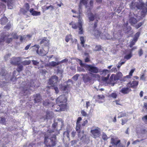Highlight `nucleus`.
<instances>
[{"mask_svg":"<svg viewBox=\"0 0 147 147\" xmlns=\"http://www.w3.org/2000/svg\"><path fill=\"white\" fill-rule=\"evenodd\" d=\"M131 9H134L136 7L138 9H142V11L141 14L142 16L144 17L147 13V2L145 4H144L141 1H139L138 2H132L130 5Z\"/></svg>","mask_w":147,"mask_h":147,"instance_id":"f257e3e1","label":"nucleus"},{"mask_svg":"<svg viewBox=\"0 0 147 147\" xmlns=\"http://www.w3.org/2000/svg\"><path fill=\"white\" fill-rule=\"evenodd\" d=\"M77 15H73V16L74 17H77L78 19V22L75 23L73 22H72L69 23V25L72 26V28L74 29H76L78 28H79L80 30L79 33L80 34H83V31L82 28V20L81 17V13L80 11L79 13H77Z\"/></svg>","mask_w":147,"mask_h":147,"instance_id":"f03ea898","label":"nucleus"},{"mask_svg":"<svg viewBox=\"0 0 147 147\" xmlns=\"http://www.w3.org/2000/svg\"><path fill=\"white\" fill-rule=\"evenodd\" d=\"M57 103L58 105H55L54 107H57L58 108L57 110H55L56 111H62L63 109L66 108V105L65 103L66 102V99L64 95H61L59 96L56 100Z\"/></svg>","mask_w":147,"mask_h":147,"instance_id":"7ed1b4c3","label":"nucleus"},{"mask_svg":"<svg viewBox=\"0 0 147 147\" xmlns=\"http://www.w3.org/2000/svg\"><path fill=\"white\" fill-rule=\"evenodd\" d=\"M56 136L53 134L52 136L50 135L48 137L45 136V143L47 147L55 146L56 144Z\"/></svg>","mask_w":147,"mask_h":147,"instance_id":"20e7f679","label":"nucleus"},{"mask_svg":"<svg viewBox=\"0 0 147 147\" xmlns=\"http://www.w3.org/2000/svg\"><path fill=\"white\" fill-rule=\"evenodd\" d=\"M113 37L112 36H109L107 37V36H109V34L106 32H104L102 33L101 34L100 38L103 39L107 40H115L117 39H119V38L120 37V35L119 34H117V32L116 31L113 32Z\"/></svg>","mask_w":147,"mask_h":147,"instance_id":"39448f33","label":"nucleus"},{"mask_svg":"<svg viewBox=\"0 0 147 147\" xmlns=\"http://www.w3.org/2000/svg\"><path fill=\"white\" fill-rule=\"evenodd\" d=\"M93 138H96L98 137L100 134V129L98 127H93L90 131Z\"/></svg>","mask_w":147,"mask_h":147,"instance_id":"423d86ee","label":"nucleus"},{"mask_svg":"<svg viewBox=\"0 0 147 147\" xmlns=\"http://www.w3.org/2000/svg\"><path fill=\"white\" fill-rule=\"evenodd\" d=\"M82 65L86 70L89 71L90 72L94 73H96L98 72V68L93 65H88L86 64Z\"/></svg>","mask_w":147,"mask_h":147,"instance_id":"0eeeda50","label":"nucleus"},{"mask_svg":"<svg viewBox=\"0 0 147 147\" xmlns=\"http://www.w3.org/2000/svg\"><path fill=\"white\" fill-rule=\"evenodd\" d=\"M110 74H109L107 75V77H103L102 78V80L104 82L108 84L111 83L112 82H113L114 80H115V75L114 74H112L111 76L109 79V81L108 80L110 76Z\"/></svg>","mask_w":147,"mask_h":147,"instance_id":"6e6552de","label":"nucleus"},{"mask_svg":"<svg viewBox=\"0 0 147 147\" xmlns=\"http://www.w3.org/2000/svg\"><path fill=\"white\" fill-rule=\"evenodd\" d=\"M81 126H77L76 125V130L78 133V137L81 140H84L86 136L85 135H84V132L80 131V127Z\"/></svg>","mask_w":147,"mask_h":147,"instance_id":"1a4fd4ad","label":"nucleus"},{"mask_svg":"<svg viewBox=\"0 0 147 147\" xmlns=\"http://www.w3.org/2000/svg\"><path fill=\"white\" fill-rule=\"evenodd\" d=\"M57 76H53L49 79L48 83L52 86H54L55 84L57 81Z\"/></svg>","mask_w":147,"mask_h":147,"instance_id":"9d476101","label":"nucleus"},{"mask_svg":"<svg viewBox=\"0 0 147 147\" xmlns=\"http://www.w3.org/2000/svg\"><path fill=\"white\" fill-rule=\"evenodd\" d=\"M26 86L25 85V82H23L20 87V89L22 90V93H24V95L28 94V89L26 88Z\"/></svg>","mask_w":147,"mask_h":147,"instance_id":"9b49d317","label":"nucleus"},{"mask_svg":"<svg viewBox=\"0 0 147 147\" xmlns=\"http://www.w3.org/2000/svg\"><path fill=\"white\" fill-rule=\"evenodd\" d=\"M138 84V82L136 81H133L130 82L127 84V87L133 88H136Z\"/></svg>","mask_w":147,"mask_h":147,"instance_id":"f8f14e48","label":"nucleus"},{"mask_svg":"<svg viewBox=\"0 0 147 147\" xmlns=\"http://www.w3.org/2000/svg\"><path fill=\"white\" fill-rule=\"evenodd\" d=\"M95 99L96 101L98 102L99 103L103 102L104 101L105 97L103 95H98L93 97Z\"/></svg>","mask_w":147,"mask_h":147,"instance_id":"ddd939ff","label":"nucleus"},{"mask_svg":"<svg viewBox=\"0 0 147 147\" xmlns=\"http://www.w3.org/2000/svg\"><path fill=\"white\" fill-rule=\"evenodd\" d=\"M82 76L83 80L85 83L89 82L92 79L91 76L88 74H82Z\"/></svg>","mask_w":147,"mask_h":147,"instance_id":"4468645a","label":"nucleus"},{"mask_svg":"<svg viewBox=\"0 0 147 147\" xmlns=\"http://www.w3.org/2000/svg\"><path fill=\"white\" fill-rule=\"evenodd\" d=\"M139 35V33L138 32H137L136 34L135 38L130 43L129 45L130 47H132V46L135 44L136 42L138 40Z\"/></svg>","mask_w":147,"mask_h":147,"instance_id":"2eb2a0df","label":"nucleus"},{"mask_svg":"<svg viewBox=\"0 0 147 147\" xmlns=\"http://www.w3.org/2000/svg\"><path fill=\"white\" fill-rule=\"evenodd\" d=\"M131 90V89L128 88H123L120 91V92L124 94H125L128 93Z\"/></svg>","mask_w":147,"mask_h":147,"instance_id":"dca6fc26","label":"nucleus"},{"mask_svg":"<svg viewBox=\"0 0 147 147\" xmlns=\"http://www.w3.org/2000/svg\"><path fill=\"white\" fill-rule=\"evenodd\" d=\"M30 12L32 15L34 16H39L40 14V12H38L34 10L33 8L30 9Z\"/></svg>","mask_w":147,"mask_h":147,"instance_id":"f3484780","label":"nucleus"},{"mask_svg":"<svg viewBox=\"0 0 147 147\" xmlns=\"http://www.w3.org/2000/svg\"><path fill=\"white\" fill-rule=\"evenodd\" d=\"M92 34L96 38H98L100 36L101 32L98 30H95L93 31Z\"/></svg>","mask_w":147,"mask_h":147,"instance_id":"a211bd4d","label":"nucleus"},{"mask_svg":"<svg viewBox=\"0 0 147 147\" xmlns=\"http://www.w3.org/2000/svg\"><path fill=\"white\" fill-rule=\"evenodd\" d=\"M110 72V71L106 69H104L102 71L100 72V74L102 76H105L107 75H108Z\"/></svg>","mask_w":147,"mask_h":147,"instance_id":"6ab92c4d","label":"nucleus"},{"mask_svg":"<svg viewBox=\"0 0 147 147\" xmlns=\"http://www.w3.org/2000/svg\"><path fill=\"white\" fill-rule=\"evenodd\" d=\"M39 48L40 46L37 45H35L31 47V48L32 49V50L34 51H36L37 54L38 53V49Z\"/></svg>","mask_w":147,"mask_h":147,"instance_id":"aec40b11","label":"nucleus"},{"mask_svg":"<svg viewBox=\"0 0 147 147\" xmlns=\"http://www.w3.org/2000/svg\"><path fill=\"white\" fill-rule=\"evenodd\" d=\"M129 22L132 25H134L137 22L136 19L134 18H131L129 20Z\"/></svg>","mask_w":147,"mask_h":147,"instance_id":"412c9836","label":"nucleus"},{"mask_svg":"<svg viewBox=\"0 0 147 147\" xmlns=\"http://www.w3.org/2000/svg\"><path fill=\"white\" fill-rule=\"evenodd\" d=\"M41 100V98L39 94H36V97L34 99L35 103H38L40 102Z\"/></svg>","mask_w":147,"mask_h":147,"instance_id":"4be33fe9","label":"nucleus"},{"mask_svg":"<svg viewBox=\"0 0 147 147\" xmlns=\"http://www.w3.org/2000/svg\"><path fill=\"white\" fill-rule=\"evenodd\" d=\"M47 53V52L45 51L43 49H40V50L39 52H38V54L42 56H45Z\"/></svg>","mask_w":147,"mask_h":147,"instance_id":"5701e85b","label":"nucleus"},{"mask_svg":"<svg viewBox=\"0 0 147 147\" xmlns=\"http://www.w3.org/2000/svg\"><path fill=\"white\" fill-rule=\"evenodd\" d=\"M123 75L122 73L120 72H118L115 75V80H120L122 78Z\"/></svg>","mask_w":147,"mask_h":147,"instance_id":"b1692460","label":"nucleus"},{"mask_svg":"<svg viewBox=\"0 0 147 147\" xmlns=\"http://www.w3.org/2000/svg\"><path fill=\"white\" fill-rule=\"evenodd\" d=\"M49 40L45 38L43 39L40 42V44H44L45 45L48 46L49 45Z\"/></svg>","mask_w":147,"mask_h":147,"instance_id":"393cba45","label":"nucleus"},{"mask_svg":"<svg viewBox=\"0 0 147 147\" xmlns=\"http://www.w3.org/2000/svg\"><path fill=\"white\" fill-rule=\"evenodd\" d=\"M18 57H13L12 58L11 63L15 65L18 62Z\"/></svg>","mask_w":147,"mask_h":147,"instance_id":"a878e982","label":"nucleus"},{"mask_svg":"<svg viewBox=\"0 0 147 147\" xmlns=\"http://www.w3.org/2000/svg\"><path fill=\"white\" fill-rule=\"evenodd\" d=\"M128 24L127 23H126L124 25V29H125L126 32L128 33L129 31L131 30V28L129 26H128Z\"/></svg>","mask_w":147,"mask_h":147,"instance_id":"bb28decb","label":"nucleus"},{"mask_svg":"<svg viewBox=\"0 0 147 147\" xmlns=\"http://www.w3.org/2000/svg\"><path fill=\"white\" fill-rule=\"evenodd\" d=\"M88 16L89 19L90 21H92L94 20V16L93 14L91 13H90V11H88Z\"/></svg>","mask_w":147,"mask_h":147,"instance_id":"cd10ccee","label":"nucleus"},{"mask_svg":"<svg viewBox=\"0 0 147 147\" xmlns=\"http://www.w3.org/2000/svg\"><path fill=\"white\" fill-rule=\"evenodd\" d=\"M53 115V113L52 112L47 111V118H52Z\"/></svg>","mask_w":147,"mask_h":147,"instance_id":"c85d7f7f","label":"nucleus"},{"mask_svg":"<svg viewBox=\"0 0 147 147\" xmlns=\"http://www.w3.org/2000/svg\"><path fill=\"white\" fill-rule=\"evenodd\" d=\"M59 65L58 62H56L55 61H52L49 63V66L55 67Z\"/></svg>","mask_w":147,"mask_h":147,"instance_id":"c756f323","label":"nucleus"},{"mask_svg":"<svg viewBox=\"0 0 147 147\" xmlns=\"http://www.w3.org/2000/svg\"><path fill=\"white\" fill-rule=\"evenodd\" d=\"M8 22V19L6 17H3L1 19V23L2 24H4Z\"/></svg>","mask_w":147,"mask_h":147,"instance_id":"7c9ffc66","label":"nucleus"},{"mask_svg":"<svg viewBox=\"0 0 147 147\" xmlns=\"http://www.w3.org/2000/svg\"><path fill=\"white\" fill-rule=\"evenodd\" d=\"M127 114L125 112H121L119 113L118 114V118H121L122 117H125L126 116Z\"/></svg>","mask_w":147,"mask_h":147,"instance_id":"2f4dec72","label":"nucleus"},{"mask_svg":"<svg viewBox=\"0 0 147 147\" xmlns=\"http://www.w3.org/2000/svg\"><path fill=\"white\" fill-rule=\"evenodd\" d=\"M88 0H81L80 1V4L79 5V7L80 8H81V5L83 4L85 5L87 3Z\"/></svg>","mask_w":147,"mask_h":147,"instance_id":"473e14b6","label":"nucleus"},{"mask_svg":"<svg viewBox=\"0 0 147 147\" xmlns=\"http://www.w3.org/2000/svg\"><path fill=\"white\" fill-rule=\"evenodd\" d=\"M117 96V94L115 92H113L109 95L110 98H112L114 99L116 98Z\"/></svg>","mask_w":147,"mask_h":147,"instance_id":"72a5a7b5","label":"nucleus"},{"mask_svg":"<svg viewBox=\"0 0 147 147\" xmlns=\"http://www.w3.org/2000/svg\"><path fill=\"white\" fill-rule=\"evenodd\" d=\"M80 40L81 41V43L82 46L84 47V44L85 42V40L83 37L81 36L80 38Z\"/></svg>","mask_w":147,"mask_h":147,"instance_id":"f704fd0d","label":"nucleus"},{"mask_svg":"<svg viewBox=\"0 0 147 147\" xmlns=\"http://www.w3.org/2000/svg\"><path fill=\"white\" fill-rule=\"evenodd\" d=\"M0 123L2 124L5 125L6 124V121L5 118L1 117Z\"/></svg>","mask_w":147,"mask_h":147,"instance_id":"c9c22d12","label":"nucleus"},{"mask_svg":"<svg viewBox=\"0 0 147 147\" xmlns=\"http://www.w3.org/2000/svg\"><path fill=\"white\" fill-rule=\"evenodd\" d=\"M102 138L104 140L106 141L108 139V137L105 133H103L102 135Z\"/></svg>","mask_w":147,"mask_h":147,"instance_id":"e433bc0d","label":"nucleus"},{"mask_svg":"<svg viewBox=\"0 0 147 147\" xmlns=\"http://www.w3.org/2000/svg\"><path fill=\"white\" fill-rule=\"evenodd\" d=\"M132 56L131 52L129 54L126 55L124 57V58L127 60L129 59Z\"/></svg>","mask_w":147,"mask_h":147,"instance_id":"4c0bfd02","label":"nucleus"},{"mask_svg":"<svg viewBox=\"0 0 147 147\" xmlns=\"http://www.w3.org/2000/svg\"><path fill=\"white\" fill-rule=\"evenodd\" d=\"M81 67H77V71L79 72H85V69L83 68V67L81 66Z\"/></svg>","mask_w":147,"mask_h":147,"instance_id":"58836bf2","label":"nucleus"},{"mask_svg":"<svg viewBox=\"0 0 147 147\" xmlns=\"http://www.w3.org/2000/svg\"><path fill=\"white\" fill-rule=\"evenodd\" d=\"M31 61L30 60L25 61L22 62V63L24 65H29Z\"/></svg>","mask_w":147,"mask_h":147,"instance_id":"ea45409f","label":"nucleus"},{"mask_svg":"<svg viewBox=\"0 0 147 147\" xmlns=\"http://www.w3.org/2000/svg\"><path fill=\"white\" fill-rule=\"evenodd\" d=\"M117 140V138H112L111 140V143L113 145H114Z\"/></svg>","mask_w":147,"mask_h":147,"instance_id":"a19ab883","label":"nucleus"},{"mask_svg":"<svg viewBox=\"0 0 147 147\" xmlns=\"http://www.w3.org/2000/svg\"><path fill=\"white\" fill-rule=\"evenodd\" d=\"M82 119L81 117H78L76 122V125H77V126H81L80 123V121L82 120Z\"/></svg>","mask_w":147,"mask_h":147,"instance_id":"79ce46f5","label":"nucleus"},{"mask_svg":"<svg viewBox=\"0 0 147 147\" xmlns=\"http://www.w3.org/2000/svg\"><path fill=\"white\" fill-rule=\"evenodd\" d=\"M59 86L61 90H66L67 88V86L65 85L63 86L61 84Z\"/></svg>","mask_w":147,"mask_h":147,"instance_id":"37998d69","label":"nucleus"},{"mask_svg":"<svg viewBox=\"0 0 147 147\" xmlns=\"http://www.w3.org/2000/svg\"><path fill=\"white\" fill-rule=\"evenodd\" d=\"M81 113L82 115L84 117H87L88 116L87 113L85 112L84 110H82L81 111Z\"/></svg>","mask_w":147,"mask_h":147,"instance_id":"c03bdc74","label":"nucleus"},{"mask_svg":"<svg viewBox=\"0 0 147 147\" xmlns=\"http://www.w3.org/2000/svg\"><path fill=\"white\" fill-rule=\"evenodd\" d=\"M71 35H67L65 38V40L67 42H68L69 40L71 38Z\"/></svg>","mask_w":147,"mask_h":147,"instance_id":"a18cd8bd","label":"nucleus"},{"mask_svg":"<svg viewBox=\"0 0 147 147\" xmlns=\"http://www.w3.org/2000/svg\"><path fill=\"white\" fill-rule=\"evenodd\" d=\"M30 83V86H29V85H28L26 84V83H25V84H26V85L25 84V85H26V88H27L28 89L29 88H30V86L32 87L33 86H34V85H33L34 82H33V81H32Z\"/></svg>","mask_w":147,"mask_h":147,"instance_id":"49530a36","label":"nucleus"},{"mask_svg":"<svg viewBox=\"0 0 147 147\" xmlns=\"http://www.w3.org/2000/svg\"><path fill=\"white\" fill-rule=\"evenodd\" d=\"M101 49V46L100 45L96 46L94 50L95 51H99Z\"/></svg>","mask_w":147,"mask_h":147,"instance_id":"de8ad7c7","label":"nucleus"},{"mask_svg":"<svg viewBox=\"0 0 147 147\" xmlns=\"http://www.w3.org/2000/svg\"><path fill=\"white\" fill-rule=\"evenodd\" d=\"M68 61V60L67 59H65L59 62V64L63 63H66Z\"/></svg>","mask_w":147,"mask_h":147,"instance_id":"09e8293b","label":"nucleus"},{"mask_svg":"<svg viewBox=\"0 0 147 147\" xmlns=\"http://www.w3.org/2000/svg\"><path fill=\"white\" fill-rule=\"evenodd\" d=\"M79 76V75L78 74H76L74 75L72 78L75 81H76L78 78V77Z\"/></svg>","mask_w":147,"mask_h":147,"instance_id":"8fccbe9b","label":"nucleus"},{"mask_svg":"<svg viewBox=\"0 0 147 147\" xmlns=\"http://www.w3.org/2000/svg\"><path fill=\"white\" fill-rule=\"evenodd\" d=\"M76 60L77 62H79L80 64V65L82 67H84V66L82 64H83H83H86V63H82V61L81 60H80V59H76Z\"/></svg>","mask_w":147,"mask_h":147,"instance_id":"3c124183","label":"nucleus"},{"mask_svg":"<svg viewBox=\"0 0 147 147\" xmlns=\"http://www.w3.org/2000/svg\"><path fill=\"white\" fill-rule=\"evenodd\" d=\"M125 63V62H120L118 64V65L117 67L119 69L121 65L124 64Z\"/></svg>","mask_w":147,"mask_h":147,"instance_id":"603ef678","label":"nucleus"},{"mask_svg":"<svg viewBox=\"0 0 147 147\" xmlns=\"http://www.w3.org/2000/svg\"><path fill=\"white\" fill-rule=\"evenodd\" d=\"M25 6L26 10V12H27L28 11L30 8L29 5L28 3H26L25 4Z\"/></svg>","mask_w":147,"mask_h":147,"instance_id":"864d4df0","label":"nucleus"},{"mask_svg":"<svg viewBox=\"0 0 147 147\" xmlns=\"http://www.w3.org/2000/svg\"><path fill=\"white\" fill-rule=\"evenodd\" d=\"M128 120L127 119H124L122 120L121 124L122 125H124L128 121Z\"/></svg>","mask_w":147,"mask_h":147,"instance_id":"5fc2aeb1","label":"nucleus"},{"mask_svg":"<svg viewBox=\"0 0 147 147\" xmlns=\"http://www.w3.org/2000/svg\"><path fill=\"white\" fill-rule=\"evenodd\" d=\"M142 119L146 124L147 123V115H146L142 118Z\"/></svg>","mask_w":147,"mask_h":147,"instance_id":"6e6d98bb","label":"nucleus"},{"mask_svg":"<svg viewBox=\"0 0 147 147\" xmlns=\"http://www.w3.org/2000/svg\"><path fill=\"white\" fill-rule=\"evenodd\" d=\"M53 87V89H54L55 90V92L56 94H57L59 92V90L58 88L57 87L54 86H52Z\"/></svg>","mask_w":147,"mask_h":147,"instance_id":"4d7b16f0","label":"nucleus"},{"mask_svg":"<svg viewBox=\"0 0 147 147\" xmlns=\"http://www.w3.org/2000/svg\"><path fill=\"white\" fill-rule=\"evenodd\" d=\"M110 72H113L114 73L116 72L117 71V69L115 67H113L111 70H110Z\"/></svg>","mask_w":147,"mask_h":147,"instance_id":"13d9d810","label":"nucleus"},{"mask_svg":"<svg viewBox=\"0 0 147 147\" xmlns=\"http://www.w3.org/2000/svg\"><path fill=\"white\" fill-rule=\"evenodd\" d=\"M33 64L34 65H37L39 63V62L36 60H32Z\"/></svg>","mask_w":147,"mask_h":147,"instance_id":"bf43d9fd","label":"nucleus"},{"mask_svg":"<svg viewBox=\"0 0 147 147\" xmlns=\"http://www.w3.org/2000/svg\"><path fill=\"white\" fill-rule=\"evenodd\" d=\"M139 56H141L143 54V51L142 49H140L138 52Z\"/></svg>","mask_w":147,"mask_h":147,"instance_id":"052dcab7","label":"nucleus"},{"mask_svg":"<svg viewBox=\"0 0 147 147\" xmlns=\"http://www.w3.org/2000/svg\"><path fill=\"white\" fill-rule=\"evenodd\" d=\"M23 68V66L22 65H20L18 66V68L17 69V70L18 72H20L22 70Z\"/></svg>","mask_w":147,"mask_h":147,"instance_id":"680f3d73","label":"nucleus"},{"mask_svg":"<svg viewBox=\"0 0 147 147\" xmlns=\"http://www.w3.org/2000/svg\"><path fill=\"white\" fill-rule=\"evenodd\" d=\"M93 77L96 78L97 79H99L100 78V76L99 75L97 74H93Z\"/></svg>","mask_w":147,"mask_h":147,"instance_id":"e2e57ef3","label":"nucleus"},{"mask_svg":"<svg viewBox=\"0 0 147 147\" xmlns=\"http://www.w3.org/2000/svg\"><path fill=\"white\" fill-rule=\"evenodd\" d=\"M26 38V36H20V40L21 41H22L23 40H25Z\"/></svg>","mask_w":147,"mask_h":147,"instance_id":"0e129e2a","label":"nucleus"},{"mask_svg":"<svg viewBox=\"0 0 147 147\" xmlns=\"http://www.w3.org/2000/svg\"><path fill=\"white\" fill-rule=\"evenodd\" d=\"M90 104L89 101L86 102V108L88 109V107H90Z\"/></svg>","mask_w":147,"mask_h":147,"instance_id":"69168bd1","label":"nucleus"},{"mask_svg":"<svg viewBox=\"0 0 147 147\" xmlns=\"http://www.w3.org/2000/svg\"><path fill=\"white\" fill-rule=\"evenodd\" d=\"M0 74L2 76H5V75L4 70L2 69L1 70V71H0Z\"/></svg>","mask_w":147,"mask_h":147,"instance_id":"338daca9","label":"nucleus"},{"mask_svg":"<svg viewBox=\"0 0 147 147\" xmlns=\"http://www.w3.org/2000/svg\"><path fill=\"white\" fill-rule=\"evenodd\" d=\"M142 25V23L141 22H140L137 25H136L135 26V27L136 28H138L139 27H140L141 25Z\"/></svg>","mask_w":147,"mask_h":147,"instance_id":"774afa93","label":"nucleus"}]
</instances>
